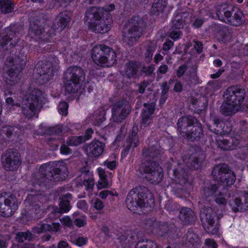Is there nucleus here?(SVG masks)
Masks as SVG:
<instances>
[{
    "label": "nucleus",
    "mask_w": 248,
    "mask_h": 248,
    "mask_svg": "<svg viewBox=\"0 0 248 248\" xmlns=\"http://www.w3.org/2000/svg\"><path fill=\"white\" fill-rule=\"evenodd\" d=\"M163 152L157 144L142 151V163L138 169L141 174L145 173L147 178L154 184H158L163 177L162 169L158 162L161 160Z\"/></svg>",
    "instance_id": "1"
},
{
    "label": "nucleus",
    "mask_w": 248,
    "mask_h": 248,
    "mask_svg": "<svg viewBox=\"0 0 248 248\" xmlns=\"http://www.w3.org/2000/svg\"><path fill=\"white\" fill-rule=\"evenodd\" d=\"M67 167L63 162H58L55 165L44 164L38 171L32 174L31 181L34 184L47 185L52 181H63L67 176Z\"/></svg>",
    "instance_id": "2"
},
{
    "label": "nucleus",
    "mask_w": 248,
    "mask_h": 248,
    "mask_svg": "<svg viewBox=\"0 0 248 248\" xmlns=\"http://www.w3.org/2000/svg\"><path fill=\"white\" fill-rule=\"evenodd\" d=\"M125 203L128 209L135 212L138 207H153L155 201L152 194L148 188L143 186H139L129 191Z\"/></svg>",
    "instance_id": "3"
},
{
    "label": "nucleus",
    "mask_w": 248,
    "mask_h": 248,
    "mask_svg": "<svg viewBox=\"0 0 248 248\" xmlns=\"http://www.w3.org/2000/svg\"><path fill=\"white\" fill-rule=\"evenodd\" d=\"M177 129L183 136L191 141L199 140L203 136L202 124L194 117L184 116L177 122Z\"/></svg>",
    "instance_id": "4"
},
{
    "label": "nucleus",
    "mask_w": 248,
    "mask_h": 248,
    "mask_svg": "<svg viewBox=\"0 0 248 248\" xmlns=\"http://www.w3.org/2000/svg\"><path fill=\"white\" fill-rule=\"evenodd\" d=\"M216 15L218 19L226 23L239 26L245 22L243 13L237 8L223 3L215 7Z\"/></svg>",
    "instance_id": "5"
},
{
    "label": "nucleus",
    "mask_w": 248,
    "mask_h": 248,
    "mask_svg": "<svg viewBox=\"0 0 248 248\" xmlns=\"http://www.w3.org/2000/svg\"><path fill=\"white\" fill-rule=\"evenodd\" d=\"M146 25L144 20L139 16H133L128 20L124 31V37L128 45L132 46L138 41Z\"/></svg>",
    "instance_id": "6"
},
{
    "label": "nucleus",
    "mask_w": 248,
    "mask_h": 248,
    "mask_svg": "<svg viewBox=\"0 0 248 248\" xmlns=\"http://www.w3.org/2000/svg\"><path fill=\"white\" fill-rule=\"evenodd\" d=\"M43 93L41 91L33 89L26 95L22 106V113L26 117L31 118L42 106Z\"/></svg>",
    "instance_id": "7"
},
{
    "label": "nucleus",
    "mask_w": 248,
    "mask_h": 248,
    "mask_svg": "<svg viewBox=\"0 0 248 248\" xmlns=\"http://www.w3.org/2000/svg\"><path fill=\"white\" fill-rule=\"evenodd\" d=\"M59 60L57 58H50L46 63L38 64L36 67V74L39 76L38 79L42 83H45L51 79L53 77V72L57 69Z\"/></svg>",
    "instance_id": "8"
},
{
    "label": "nucleus",
    "mask_w": 248,
    "mask_h": 248,
    "mask_svg": "<svg viewBox=\"0 0 248 248\" xmlns=\"http://www.w3.org/2000/svg\"><path fill=\"white\" fill-rule=\"evenodd\" d=\"M16 197L10 192L0 194V215L4 217L12 216L17 209Z\"/></svg>",
    "instance_id": "9"
},
{
    "label": "nucleus",
    "mask_w": 248,
    "mask_h": 248,
    "mask_svg": "<svg viewBox=\"0 0 248 248\" xmlns=\"http://www.w3.org/2000/svg\"><path fill=\"white\" fill-rule=\"evenodd\" d=\"M1 162L5 170L14 171L20 165L21 163L20 154L16 149H8L2 154Z\"/></svg>",
    "instance_id": "10"
},
{
    "label": "nucleus",
    "mask_w": 248,
    "mask_h": 248,
    "mask_svg": "<svg viewBox=\"0 0 248 248\" xmlns=\"http://www.w3.org/2000/svg\"><path fill=\"white\" fill-rule=\"evenodd\" d=\"M131 107L126 100L114 102L111 106V120L116 123H122L130 114Z\"/></svg>",
    "instance_id": "11"
},
{
    "label": "nucleus",
    "mask_w": 248,
    "mask_h": 248,
    "mask_svg": "<svg viewBox=\"0 0 248 248\" xmlns=\"http://www.w3.org/2000/svg\"><path fill=\"white\" fill-rule=\"evenodd\" d=\"M22 29V27L18 25H11L5 28L1 34V45H9L10 48L15 46L17 43L19 39L18 34Z\"/></svg>",
    "instance_id": "12"
},
{
    "label": "nucleus",
    "mask_w": 248,
    "mask_h": 248,
    "mask_svg": "<svg viewBox=\"0 0 248 248\" xmlns=\"http://www.w3.org/2000/svg\"><path fill=\"white\" fill-rule=\"evenodd\" d=\"M44 22V19L36 21L35 19H32L29 31V34L31 38H35V39H41L44 41H47L49 40L50 34L48 31H46L49 27H45L43 25Z\"/></svg>",
    "instance_id": "13"
},
{
    "label": "nucleus",
    "mask_w": 248,
    "mask_h": 248,
    "mask_svg": "<svg viewBox=\"0 0 248 248\" xmlns=\"http://www.w3.org/2000/svg\"><path fill=\"white\" fill-rule=\"evenodd\" d=\"M216 214L210 208H203L201 211L200 218L205 231L209 233L215 234L218 229L215 225Z\"/></svg>",
    "instance_id": "14"
},
{
    "label": "nucleus",
    "mask_w": 248,
    "mask_h": 248,
    "mask_svg": "<svg viewBox=\"0 0 248 248\" xmlns=\"http://www.w3.org/2000/svg\"><path fill=\"white\" fill-rule=\"evenodd\" d=\"M245 89L239 86H232L225 92L224 96L228 101H231L240 107L245 97Z\"/></svg>",
    "instance_id": "15"
},
{
    "label": "nucleus",
    "mask_w": 248,
    "mask_h": 248,
    "mask_svg": "<svg viewBox=\"0 0 248 248\" xmlns=\"http://www.w3.org/2000/svg\"><path fill=\"white\" fill-rule=\"evenodd\" d=\"M104 8L94 6L87 9L85 13V20L91 28L96 25L104 17Z\"/></svg>",
    "instance_id": "16"
},
{
    "label": "nucleus",
    "mask_w": 248,
    "mask_h": 248,
    "mask_svg": "<svg viewBox=\"0 0 248 248\" xmlns=\"http://www.w3.org/2000/svg\"><path fill=\"white\" fill-rule=\"evenodd\" d=\"M205 158V155L198 147L194 148L190 154L186 165L190 169L198 170L202 167Z\"/></svg>",
    "instance_id": "17"
},
{
    "label": "nucleus",
    "mask_w": 248,
    "mask_h": 248,
    "mask_svg": "<svg viewBox=\"0 0 248 248\" xmlns=\"http://www.w3.org/2000/svg\"><path fill=\"white\" fill-rule=\"evenodd\" d=\"M64 79H69L82 84L85 79V73L80 67L72 66L68 68L64 75Z\"/></svg>",
    "instance_id": "18"
},
{
    "label": "nucleus",
    "mask_w": 248,
    "mask_h": 248,
    "mask_svg": "<svg viewBox=\"0 0 248 248\" xmlns=\"http://www.w3.org/2000/svg\"><path fill=\"white\" fill-rule=\"evenodd\" d=\"M143 107L141 114V125L146 127L151 123L152 115L155 110V104L154 102L144 103Z\"/></svg>",
    "instance_id": "19"
},
{
    "label": "nucleus",
    "mask_w": 248,
    "mask_h": 248,
    "mask_svg": "<svg viewBox=\"0 0 248 248\" xmlns=\"http://www.w3.org/2000/svg\"><path fill=\"white\" fill-rule=\"evenodd\" d=\"M157 47L156 43L155 41H146L141 44V49L146 63H148L152 62L154 53Z\"/></svg>",
    "instance_id": "20"
},
{
    "label": "nucleus",
    "mask_w": 248,
    "mask_h": 248,
    "mask_svg": "<svg viewBox=\"0 0 248 248\" xmlns=\"http://www.w3.org/2000/svg\"><path fill=\"white\" fill-rule=\"evenodd\" d=\"M233 212L248 210V192H245L241 198H235L230 203Z\"/></svg>",
    "instance_id": "21"
},
{
    "label": "nucleus",
    "mask_w": 248,
    "mask_h": 248,
    "mask_svg": "<svg viewBox=\"0 0 248 248\" xmlns=\"http://www.w3.org/2000/svg\"><path fill=\"white\" fill-rule=\"evenodd\" d=\"M172 171L174 176L172 179L177 184L183 186L188 183V172L184 169V165L178 164L177 168Z\"/></svg>",
    "instance_id": "22"
},
{
    "label": "nucleus",
    "mask_w": 248,
    "mask_h": 248,
    "mask_svg": "<svg viewBox=\"0 0 248 248\" xmlns=\"http://www.w3.org/2000/svg\"><path fill=\"white\" fill-rule=\"evenodd\" d=\"M189 14L188 12L177 13L172 20V30L181 29L188 23Z\"/></svg>",
    "instance_id": "23"
},
{
    "label": "nucleus",
    "mask_w": 248,
    "mask_h": 248,
    "mask_svg": "<svg viewBox=\"0 0 248 248\" xmlns=\"http://www.w3.org/2000/svg\"><path fill=\"white\" fill-rule=\"evenodd\" d=\"M213 125L209 126L210 131L216 134H222L223 133H228L231 130L224 129V123L222 119L217 115L212 117Z\"/></svg>",
    "instance_id": "24"
},
{
    "label": "nucleus",
    "mask_w": 248,
    "mask_h": 248,
    "mask_svg": "<svg viewBox=\"0 0 248 248\" xmlns=\"http://www.w3.org/2000/svg\"><path fill=\"white\" fill-rule=\"evenodd\" d=\"M124 75L127 78H135L139 77V65L137 62L129 61L124 65Z\"/></svg>",
    "instance_id": "25"
},
{
    "label": "nucleus",
    "mask_w": 248,
    "mask_h": 248,
    "mask_svg": "<svg viewBox=\"0 0 248 248\" xmlns=\"http://www.w3.org/2000/svg\"><path fill=\"white\" fill-rule=\"evenodd\" d=\"M240 107L231 101H228L226 99L222 104L220 108V111L224 116H231L235 114Z\"/></svg>",
    "instance_id": "26"
},
{
    "label": "nucleus",
    "mask_w": 248,
    "mask_h": 248,
    "mask_svg": "<svg viewBox=\"0 0 248 248\" xmlns=\"http://www.w3.org/2000/svg\"><path fill=\"white\" fill-rule=\"evenodd\" d=\"M106 46L103 45L94 46L92 51V58L93 62L97 65L103 66L104 60V48Z\"/></svg>",
    "instance_id": "27"
},
{
    "label": "nucleus",
    "mask_w": 248,
    "mask_h": 248,
    "mask_svg": "<svg viewBox=\"0 0 248 248\" xmlns=\"http://www.w3.org/2000/svg\"><path fill=\"white\" fill-rule=\"evenodd\" d=\"M72 195L71 194L67 193L61 196L59 198V207L55 210V212L62 214L68 212L71 207L70 205Z\"/></svg>",
    "instance_id": "28"
},
{
    "label": "nucleus",
    "mask_w": 248,
    "mask_h": 248,
    "mask_svg": "<svg viewBox=\"0 0 248 248\" xmlns=\"http://www.w3.org/2000/svg\"><path fill=\"white\" fill-rule=\"evenodd\" d=\"M179 217L185 224L193 223L195 219L193 211L189 208L184 207L179 211Z\"/></svg>",
    "instance_id": "29"
},
{
    "label": "nucleus",
    "mask_w": 248,
    "mask_h": 248,
    "mask_svg": "<svg viewBox=\"0 0 248 248\" xmlns=\"http://www.w3.org/2000/svg\"><path fill=\"white\" fill-rule=\"evenodd\" d=\"M104 52L103 66L110 67L116 63V54L111 48L106 46Z\"/></svg>",
    "instance_id": "30"
},
{
    "label": "nucleus",
    "mask_w": 248,
    "mask_h": 248,
    "mask_svg": "<svg viewBox=\"0 0 248 248\" xmlns=\"http://www.w3.org/2000/svg\"><path fill=\"white\" fill-rule=\"evenodd\" d=\"M229 166L225 164L216 165L212 169V175L215 180L219 182L229 171Z\"/></svg>",
    "instance_id": "31"
},
{
    "label": "nucleus",
    "mask_w": 248,
    "mask_h": 248,
    "mask_svg": "<svg viewBox=\"0 0 248 248\" xmlns=\"http://www.w3.org/2000/svg\"><path fill=\"white\" fill-rule=\"evenodd\" d=\"M105 144L99 140H93L87 148V151L94 156H98L103 152Z\"/></svg>",
    "instance_id": "32"
},
{
    "label": "nucleus",
    "mask_w": 248,
    "mask_h": 248,
    "mask_svg": "<svg viewBox=\"0 0 248 248\" xmlns=\"http://www.w3.org/2000/svg\"><path fill=\"white\" fill-rule=\"evenodd\" d=\"M186 244L190 248L199 247L201 242L198 235L192 231H188L186 235Z\"/></svg>",
    "instance_id": "33"
},
{
    "label": "nucleus",
    "mask_w": 248,
    "mask_h": 248,
    "mask_svg": "<svg viewBox=\"0 0 248 248\" xmlns=\"http://www.w3.org/2000/svg\"><path fill=\"white\" fill-rule=\"evenodd\" d=\"M137 235L135 233L132 234L131 232H125L119 236L118 240L123 248H126L135 240Z\"/></svg>",
    "instance_id": "34"
},
{
    "label": "nucleus",
    "mask_w": 248,
    "mask_h": 248,
    "mask_svg": "<svg viewBox=\"0 0 248 248\" xmlns=\"http://www.w3.org/2000/svg\"><path fill=\"white\" fill-rule=\"evenodd\" d=\"M99 22L91 29L93 31L100 33H105L110 29L111 24L108 20H104L103 18Z\"/></svg>",
    "instance_id": "35"
},
{
    "label": "nucleus",
    "mask_w": 248,
    "mask_h": 248,
    "mask_svg": "<svg viewBox=\"0 0 248 248\" xmlns=\"http://www.w3.org/2000/svg\"><path fill=\"white\" fill-rule=\"evenodd\" d=\"M70 17L66 12L60 13L56 17L57 28L61 30H63L70 21Z\"/></svg>",
    "instance_id": "36"
},
{
    "label": "nucleus",
    "mask_w": 248,
    "mask_h": 248,
    "mask_svg": "<svg viewBox=\"0 0 248 248\" xmlns=\"http://www.w3.org/2000/svg\"><path fill=\"white\" fill-rule=\"evenodd\" d=\"M40 129L41 130V135H59L62 133L63 131L62 126L61 125H57L53 127L44 126L41 125L40 126Z\"/></svg>",
    "instance_id": "37"
},
{
    "label": "nucleus",
    "mask_w": 248,
    "mask_h": 248,
    "mask_svg": "<svg viewBox=\"0 0 248 248\" xmlns=\"http://www.w3.org/2000/svg\"><path fill=\"white\" fill-rule=\"evenodd\" d=\"M147 225L152 231L155 230L157 232H160L158 230L161 231L162 232L161 233L162 235H165V233L169 234V230H167V232L165 231L166 229H168V226L166 224H160V223L156 220L153 221L151 219H149L147 221Z\"/></svg>",
    "instance_id": "38"
},
{
    "label": "nucleus",
    "mask_w": 248,
    "mask_h": 248,
    "mask_svg": "<svg viewBox=\"0 0 248 248\" xmlns=\"http://www.w3.org/2000/svg\"><path fill=\"white\" fill-rule=\"evenodd\" d=\"M235 180L236 177L234 172L229 168L228 172L222 178L219 182L223 186L224 188H226L228 186L233 185Z\"/></svg>",
    "instance_id": "39"
},
{
    "label": "nucleus",
    "mask_w": 248,
    "mask_h": 248,
    "mask_svg": "<svg viewBox=\"0 0 248 248\" xmlns=\"http://www.w3.org/2000/svg\"><path fill=\"white\" fill-rule=\"evenodd\" d=\"M221 184H209L205 185L203 188L204 194L207 197L214 196L217 197L220 191H218L219 187Z\"/></svg>",
    "instance_id": "40"
},
{
    "label": "nucleus",
    "mask_w": 248,
    "mask_h": 248,
    "mask_svg": "<svg viewBox=\"0 0 248 248\" xmlns=\"http://www.w3.org/2000/svg\"><path fill=\"white\" fill-rule=\"evenodd\" d=\"M167 5L165 0H154L151 12L153 15L158 16L162 13Z\"/></svg>",
    "instance_id": "41"
},
{
    "label": "nucleus",
    "mask_w": 248,
    "mask_h": 248,
    "mask_svg": "<svg viewBox=\"0 0 248 248\" xmlns=\"http://www.w3.org/2000/svg\"><path fill=\"white\" fill-rule=\"evenodd\" d=\"M81 85L71 80L64 79V85L65 91L68 93L77 92L80 89Z\"/></svg>",
    "instance_id": "42"
},
{
    "label": "nucleus",
    "mask_w": 248,
    "mask_h": 248,
    "mask_svg": "<svg viewBox=\"0 0 248 248\" xmlns=\"http://www.w3.org/2000/svg\"><path fill=\"white\" fill-rule=\"evenodd\" d=\"M216 142L217 147L223 150H231L233 149L232 141L222 137H218Z\"/></svg>",
    "instance_id": "43"
},
{
    "label": "nucleus",
    "mask_w": 248,
    "mask_h": 248,
    "mask_svg": "<svg viewBox=\"0 0 248 248\" xmlns=\"http://www.w3.org/2000/svg\"><path fill=\"white\" fill-rule=\"evenodd\" d=\"M89 170H82L80 177H83V185L85 186L87 190L92 189L93 187L94 182L92 177H88Z\"/></svg>",
    "instance_id": "44"
},
{
    "label": "nucleus",
    "mask_w": 248,
    "mask_h": 248,
    "mask_svg": "<svg viewBox=\"0 0 248 248\" xmlns=\"http://www.w3.org/2000/svg\"><path fill=\"white\" fill-rule=\"evenodd\" d=\"M1 131L9 138L13 135L16 137H17L20 132V130L16 127L3 125L1 127Z\"/></svg>",
    "instance_id": "45"
},
{
    "label": "nucleus",
    "mask_w": 248,
    "mask_h": 248,
    "mask_svg": "<svg viewBox=\"0 0 248 248\" xmlns=\"http://www.w3.org/2000/svg\"><path fill=\"white\" fill-rule=\"evenodd\" d=\"M139 143V137L137 133L134 128L131 133H129L125 142V144L131 146V147H136Z\"/></svg>",
    "instance_id": "46"
},
{
    "label": "nucleus",
    "mask_w": 248,
    "mask_h": 248,
    "mask_svg": "<svg viewBox=\"0 0 248 248\" xmlns=\"http://www.w3.org/2000/svg\"><path fill=\"white\" fill-rule=\"evenodd\" d=\"M0 8L2 13H9L13 11L14 4L11 0H0Z\"/></svg>",
    "instance_id": "47"
},
{
    "label": "nucleus",
    "mask_w": 248,
    "mask_h": 248,
    "mask_svg": "<svg viewBox=\"0 0 248 248\" xmlns=\"http://www.w3.org/2000/svg\"><path fill=\"white\" fill-rule=\"evenodd\" d=\"M106 112L103 109L96 111L93 114V123L94 125L99 126L106 120Z\"/></svg>",
    "instance_id": "48"
},
{
    "label": "nucleus",
    "mask_w": 248,
    "mask_h": 248,
    "mask_svg": "<svg viewBox=\"0 0 248 248\" xmlns=\"http://www.w3.org/2000/svg\"><path fill=\"white\" fill-rule=\"evenodd\" d=\"M98 174L100 180L98 182L97 187L99 189L107 187L108 186V181L105 171L103 169H99Z\"/></svg>",
    "instance_id": "49"
},
{
    "label": "nucleus",
    "mask_w": 248,
    "mask_h": 248,
    "mask_svg": "<svg viewBox=\"0 0 248 248\" xmlns=\"http://www.w3.org/2000/svg\"><path fill=\"white\" fill-rule=\"evenodd\" d=\"M20 70L21 69H19L17 66L10 68L8 70L7 79L13 83H15V82H16L18 79V73Z\"/></svg>",
    "instance_id": "50"
},
{
    "label": "nucleus",
    "mask_w": 248,
    "mask_h": 248,
    "mask_svg": "<svg viewBox=\"0 0 248 248\" xmlns=\"http://www.w3.org/2000/svg\"><path fill=\"white\" fill-rule=\"evenodd\" d=\"M83 142L84 140L81 136L70 137L66 141V143L69 146H78Z\"/></svg>",
    "instance_id": "51"
},
{
    "label": "nucleus",
    "mask_w": 248,
    "mask_h": 248,
    "mask_svg": "<svg viewBox=\"0 0 248 248\" xmlns=\"http://www.w3.org/2000/svg\"><path fill=\"white\" fill-rule=\"evenodd\" d=\"M26 62V56H24L23 54H21V56L17 55L15 58L16 66H17L19 69H22L25 66Z\"/></svg>",
    "instance_id": "52"
},
{
    "label": "nucleus",
    "mask_w": 248,
    "mask_h": 248,
    "mask_svg": "<svg viewBox=\"0 0 248 248\" xmlns=\"http://www.w3.org/2000/svg\"><path fill=\"white\" fill-rule=\"evenodd\" d=\"M135 248H157L156 244L151 241L139 242Z\"/></svg>",
    "instance_id": "53"
},
{
    "label": "nucleus",
    "mask_w": 248,
    "mask_h": 248,
    "mask_svg": "<svg viewBox=\"0 0 248 248\" xmlns=\"http://www.w3.org/2000/svg\"><path fill=\"white\" fill-rule=\"evenodd\" d=\"M219 35L220 36V40L224 43L229 42L232 38L231 32L227 29L221 31Z\"/></svg>",
    "instance_id": "54"
},
{
    "label": "nucleus",
    "mask_w": 248,
    "mask_h": 248,
    "mask_svg": "<svg viewBox=\"0 0 248 248\" xmlns=\"http://www.w3.org/2000/svg\"><path fill=\"white\" fill-rule=\"evenodd\" d=\"M155 69V66L153 64L148 66H143L141 68V73H144L146 76H155V73H154Z\"/></svg>",
    "instance_id": "55"
},
{
    "label": "nucleus",
    "mask_w": 248,
    "mask_h": 248,
    "mask_svg": "<svg viewBox=\"0 0 248 248\" xmlns=\"http://www.w3.org/2000/svg\"><path fill=\"white\" fill-rule=\"evenodd\" d=\"M186 80H187L188 84H196L199 82L198 78L195 73L193 72L190 75L186 74L185 76Z\"/></svg>",
    "instance_id": "56"
},
{
    "label": "nucleus",
    "mask_w": 248,
    "mask_h": 248,
    "mask_svg": "<svg viewBox=\"0 0 248 248\" xmlns=\"http://www.w3.org/2000/svg\"><path fill=\"white\" fill-rule=\"evenodd\" d=\"M239 125L240 134L248 138V124L246 122L242 121L240 122Z\"/></svg>",
    "instance_id": "57"
},
{
    "label": "nucleus",
    "mask_w": 248,
    "mask_h": 248,
    "mask_svg": "<svg viewBox=\"0 0 248 248\" xmlns=\"http://www.w3.org/2000/svg\"><path fill=\"white\" fill-rule=\"evenodd\" d=\"M169 34L170 37L175 40L178 39L182 35V32L180 29L172 30V28H171L169 31Z\"/></svg>",
    "instance_id": "58"
},
{
    "label": "nucleus",
    "mask_w": 248,
    "mask_h": 248,
    "mask_svg": "<svg viewBox=\"0 0 248 248\" xmlns=\"http://www.w3.org/2000/svg\"><path fill=\"white\" fill-rule=\"evenodd\" d=\"M68 104L66 102H61L58 106L59 112L62 115H66L67 114Z\"/></svg>",
    "instance_id": "59"
},
{
    "label": "nucleus",
    "mask_w": 248,
    "mask_h": 248,
    "mask_svg": "<svg viewBox=\"0 0 248 248\" xmlns=\"http://www.w3.org/2000/svg\"><path fill=\"white\" fill-rule=\"evenodd\" d=\"M217 197L215 199L216 202L220 204L224 205L227 202V200L224 197V194L221 191L218 192Z\"/></svg>",
    "instance_id": "60"
},
{
    "label": "nucleus",
    "mask_w": 248,
    "mask_h": 248,
    "mask_svg": "<svg viewBox=\"0 0 248 248\" xmlns=\"http://www.w3.org/2000/svg\"><path fill=\"white\" fill-rule=\"evenodd\" d=\"M148 84L147 81L145 80L142 81L140 84H138V89L137 90V92L141 94L143 93Z\"/></svg>",
    "instance_id": "61"
},
{
    "label": "nucleus",
    "mask_w": 248,
    "mask_h": 248,
    "mask_svg": "<svg viewBox=\"0 0 248 248\" xmlns=\"http://www.w3.org/2000/svg\"><path fill=\"white\" fill-rule=\"evenodd\" d=\"M208 88L216 90L221 87L220 82L217 80H213L208 83Z\"/></svg>",
    "instance_id": "62"
},
{
    "label": "nucleus",
    "mask_w": 248,
    "mask_h": 248,
    "mask_svg": "<svg viewBox=\"0 0 248 248\" xmlns=\"http://www.w3.org/2000/svg\"><path fill=\"white\" fill-rule=\"evenodd\" d=\"M74 223L78 227H83L86 224L85 217H82V218H77L74 220Z\"/></svg>",
    "instance_id": "63"
},
{
    "label": "nucleus",
    "mask_w": 248,
    "mask_h": 248,
    "mask_svg": "<svg viewBox=\"0 0 248 248\" xmlns=\"http://www.w3.org/2000/svg\"><path fill=\"white\" fill-rule=\"evenodd\" d=\"M187 69V67L186 65L180 66L176 71V75L178 78H181Z\"/></svg>",
    "instance_id": "64"
}]
</instances>
